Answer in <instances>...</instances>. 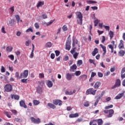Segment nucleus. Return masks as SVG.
<instances>
[{
	"label": "nucleus",
	"instance_id": "11",
	"mask_svg": "<svg viewBox=\"0 0 125 125\" xmlns=\"http://www.w3.org/2000/svg\"><path fill=\"white\" fill-rule=\"evenodd\" d=\"M36 92L39 94H42V88L41 86H38L36 88Z\"/></svg>",
	"mask_w": 125,
	"mask_h": 125
},
{
	"label": "nucleus",
	"instance_id": "55",
	"mask_svg": "<svg viewBox=\"0 0 125 125\" xmlns=\"http://www.w3.org/2000/svg\"><path fill=\"white\" fill-rule=\"evenodd\" d=\"M28 81V79H21V83H28L27 82Z\"/></svg>",
	"mask_w": 125,
	"mask_h": 125
},
{
	"label": "nucleus",
	"instance_id": "34",
	"mask_svg": "<svg viewBox=\"0 0 125 125\" xmlns=\"http://www.w3.org/2000/svg\"><path fill=\"white\" fill-rule=\"evenodd\" d=\"M4 114L6 115L8 118H11V116L9 115V114H10V112L4 111Z\"/></svg>",
	"mask_w": 125,
	"mask_h": 125
},
{
	"label": "nucleus",
	"instance_id": "13",
	"mask_svg": "<svg viewBox=\"0 0 125 125\" xmlns=\"http://www.w3.org/2000/svg\"><path fill=\"white\" fill-rule=\"evenodd\" d=\"M124 95H125V91H124L122 93L118 94V95H117L115 97L114 99H116V100L121 99V98H122V97H123V96H124Z\"/></svg>",
	"mask_w": 125,
	"mask_h": 125
},
{
	"label": "nucleus",
	"instance_id": "37",
	"mask_svg": "<svg viewBox=\"0 0 125 125\" xmlns=\"http://www.w3.org/2000/svg\"><path fill=\"white\" fill-rule=\"evenodd\" d=\"M62 29L63 31H64V32H66V31L68 30V27H67V26H66V25H64L62 26Z\"/></svg>",
	"mask_w": 125,
	"mask_h": 125
},
{
	"label": "nucleus",
	"instance_id": "6",
	"mask_svg": "<svg viewBox=\"0 0 125 125\" xmlns=\"http://www.w3.org/2000/svg\"><path fill=\"white\" fill-rule=\"evenodd\" d=\"M4 88L6 92H10L11 91H12V85L10 84L5 85Z\"/></svg>",
	"mask_w": 125,
	"mask_h": 125
},
{
	"label": "nucleus",
	"instance_id": "31",
	"mask_svg": "<svg viewBox=\"0 0 125 125\" xmlns=\"http://www.w3.org/2000/svg\"><path fill=\"white\" fill-rule=\"evenodd\" d=\"M15 18L17 21L18 24H19V22H20V16L19 15H16L15 16Z\"/></svg>",
	"mask_w": 125,
	"mask_h": 125
},
{
	"label": "nucleus",
	"instance_id": "33",
	"mask_svg": "<svg viewBox=\"0 0 125 125\" xmlns=\"http://www.w3.org/2000/svg\"><path fill=\"white\" fill-rule=\"evenodd\" d=\"M87 3H89L90 4L97 3V1H94V0H91L87 1Z\"/></svg>",
	"mask_w": 125,
	"mask_h": 125
},
{
	"label": "nucleus",
	"instance_id": "51",
	"mask_svg": "<svg viewBox=\"0 0 125 125\" xmlns=\"http://www.w3.org/2000/svg\"><path fill=\"white\" fill-rule=\"evenodd\" d=\"M10 10H11V13L12 14L14 12V6H12L9 8Z\"/></svg>",
	"mask_w": 125,
	"mask_h": 125
},
{
	"label": "nucleus",
	"instance_id": "62",
	"mask_svg": "<svg viewBox=\"0 0 125 125\" xmlns=\"http://www.w3.org/2000/svg\"><path fill=\"white\" fill-rule=\"evenodd\" d=\"M50 57L51 59H54V58H55V55L53 53H52L51 54Z\"/></svg>",
	"mask_w": 125,
	"mask_h": 125
},
{
	"label": "nucleus",
	"instance_id": "16",
	"mask_svg": "<svg viewBox=\"0 0 125 125\" xmlns=\"http://www.w3.org/2000/svg\"><path fill=\"white\" fill-rule=\"evenodd\" d=\"M15 22V21H14V20H11L10 21H9L7 25L8 26H11V27H13V26L15 25V23H14Z\"/></svg>",
	"mask_w": 125,
	"mask_h": 125
},
{
	"label": "nucleus",
	"instance_id": "41",
	"mask_svg": "<svg viewBox=\"0 0 125 125\" xmlns=\"http://www.w3.org/2000/svg\"><path fill=\"white\" fill-rule=\"evenodd\" d=\"M1 33H3V34H6V32L5 31V28L4 26H2L1 29Z\"/></svg>",
	"mask_w": 125,
	"mask_h": 125
},
{
	"label": "nucleus",
	"instance_id": "64",
	"mask_svg": "<svg viewBox=\"0 0 125 125\" xmlns=\"http://www.w3.org/2000/svg\"><path fill=\"white\" fill-rule=\"evenodd\" d=\"M15 76L18 79H19V78H20V76H19V72H16Z\"/></svg>",
	"mask_w": 125,
	"mask_h": 125
},
{
	"label": "nucleus",
	"instance_id": "3",
	"mask_svg": "<svg viewBox=\"0 0 125 125\" xmlns=\"http://www.w3.org/2000/svg\"><path fill=\"white\" fill-rule=\"evenodd\" d=\"M104 112L105 114H108L107 115V118H112L113 117V115H114V113L115 111L114 109H109V110H104Z\"/></svg>",
	"mask_w": 125,
	"mask_h": 125
},
{
	"label": "nucleus",
	"instance_id": "61",
	"mask_svg": "<svg viewBox=\"0 0 125 125\" xmlns=\"http://www.w3.org/2000/svg\"><path fill=\"white\" fill-rule=\"evenodd\" d=\"M12 113H13V114H14V115H17V111H16V110H11Z\"/></svg>",
	"mask_w": 125,
	"mask_h": 125
},
{
	"label": "nucleus",
	"instance_id": "44",
	"mask_svg": "<svg viewBox=\"0 0 125 125\" xmlns=\"http://www.w3.org/2000/svg\"><path fill=\"white\" fill-rule=\"evenodd\" d=\"M30 32H31V33H33V29H32L31 28H29L26 30V33H30Z\"/></svg>",
	"mask_w": 125,
	"mask_h": 125
},
{
	"label": "nucleus",
	"instance_id": "26",
	"mask_svg": "<svg viewBox=\"0 0 125 125\" xmlns=\"http://www.w3.org/2000/svg\"><path fill=\"white\" fill-rule=\"evenodd\" d=\"M110 40H112V39H113V38H114V32L112 31H110L109 33H108Z\"/></svg>",
	"mask_w": 125,
	"mask_h": 125
},
{
	"label": "nucleus",
	"instance_id": "48",
	"mask_svg": "<svg viewBox=\"0 0 125 125\" xmlns=\"http://www.w3.org/2000/svg\"><path fill=\"white\" fill-rule=\"evenodd\" d=\"M8 57L10 58L11 60H14V56L13 55H9L8 56Z\"/></svg>",
	"mask_w": 125,
	"mask_h": 125
},
{
	"label": "nucleus",
	"instance_id": "46",
	"mask_svg": "<svg viewBox=\"0 0 125 125\" xmlns=\"http://www.w3.org/2000/svg\"><path fill=\"white\" fill-rule=\"evenodd\" d=\"M104 27L106 31H110V26L107 25H104Z\"/></svg>",
	"mask_w": 125,
	"mask_h": 125
},
{
	"label": "nucleus",
	"instance_id": "28",
	"mask_svg": "<svg viewBox=\"0 0 125 125\" xmlns=\"http://www.w3.org/2000/svg\"><path fill=\"white\" fill-rule=\"evenodd\" d=\"M12 49H13L12 46H7L6 48V51L7 52H11V51H12Z\"/></svg>",
	"mask_w": 125,
	"mask_h": 125
},
{
	"label": "nucleus",
	"instance_id": "22",
	"mask_svg": "<svg viewBox=\"0 0 125 125\" xmlns=\"http://www.w3.org/2000/svg\"><path fill=\"white\" fill-rule=\"evenodd\" d=\"M44 4V1H39L37 5V8H39V7H41Z\"/></svg>",
	"mask_w": 125,
	"mask_h": 125
},
{
	"label": "nucleus",
	"instance_id": "53",
	"mask_svg": "<svg viewBox=\"0 0 125 125\" xmlns=\"http://www.w3.org/2000/svg\"><path fill=\"white\" fill-rule=\"evenodd\" d=\"M94 122H97L98 123V120H93L92 121L90 122L89 125H92V124H93Z\"/></svg>",
	"mask_w": 125,
	"mask_h": 125
},
{
	"label": "nucleus",
	"instance_id": "50",
	"mask_svg": "<svg viewBox=\"0 0 125 125\" xmlns=\"http://www.w3.org/2000/svg\"><path fill=\"white\" fill-rule=\"evenodd\" d=\"M55 52L56 54V56L57 57L59 56V55H60V51H59V50H56Z\"/></svg>",
	"mask_w": 125,
	"mask_h": 125
},
{
	"label": "nucleus",
	"instance_id": "23",
	"mask_svg": "<svg viewBox=\"0 0 125 125\" xmlns=\"http://www.w3.org/2000/svg\"><path fill=\"white\" fill-rule=\"evenodd\" d=\"M47 85L48 87H52V86L53 85V83L51 81L48 80L47 82Z\"/></svg>",
	"mask_w": 125,
	"mask_h": 125
},
{
	"label": "nucleus",
	"instance_id": "59",
	"mask_svg": "<svg viewBox=\"0 0 125 125\" xmlns=\"http://www.w3.org/2000/svg\"><path fill=\"white\" fill-rule=\"evenodd\" d=\"M69 60V57L68 56H65V57L63 58L64 61H68Z\"/></svg>",
	"mask_w": 125,
	"mask_h": 125
},
{
	"label": "nucleus",
	"instance_id": "42",
	"mask_svg": "<svg viewBox=\"0 0 125 125\" xmlns=\"http://www.w3.org/2000/svg\"><path fill=\"white\" fill-rule=\"evenodd\" d=\"M74 74V75H75L76 76H80V75H81V74H82V72H81L80 71H76L75 72V73Z\"/></svg>",
	"mask_w": 125,
	"mask_h": 125
},
{
	"label": "nucleus",
	"instance_id": "15",
	"mask_svg": "<svg viewBox=\"0 0 125 125\" xmlns=\"http://www.w3.org/2000/svg\"><path fill=\"white\" fill-rule=\"evenodd\" d=\"M20 105L21 107H23L24 109H27V106L26 105V104H25V102L24 101H21L20 102Z\"/></svg>",
	"mask_w": 125,
	"mask_h": 125
},
{
	"label": "nucleus",
	"instance_id": "56",
	"mask_svg": "<svg viewBox=\"0 0 125 125\" xmlns=\"http://www.w3.org/2000/svg\"><path fill=\"white\" fill-rule=\"evenodd\" d=\"M91 8H92V9H93V10H97V9H98V7L95 6H92L91 7Z\"/></svg>",
	"mask_w": 125,
	"mask_h": 125
},
{
	"label": "nucleus",
	"instance_id": "52",
	"mask_svg": "<svg viewBox=\"0 0 125 125\" xmlns=\"http://www.w3.org/2000/svg\"><path fill=\"white\" fill-rule=\"evenodd\" d=\"M98 76L99 78H102L103 77V73L101 72H98Z\"/></svg>",
	"mask_w": 125,
	"mask_h": 125
},
{
	"label": "nucleus",
	"instance_id": "20",
	"mask_svg": "<svg viewBox=\"0 0 125 125\" xmlns=\"http://www.w3.org/2000/svg\"><path fill=\"white\" fill-rule=\"evenodd\" d=\"M98 53V48H95L93 52H92V56H95L96 54Z\"/></svg>",
	"mask_w": 125,
	"mask_h": 125
},
{
	"label": "nucleus",
	"instance_id": "18",
	"mask_svg": "<svg viewBox=\"0 0 125 125\" xmlns=\"http://www.w3.org/2000/svg\"><path fill=\"white\" fill-rule=\"evenodd\" d=\"M77 65L73 64L72 66H70V72H74L75 70H77Z\"/></svg>",
	"mask_w": 125,
	"mask_h": 125
},
{
	"label": "nucleus",
	"instance_id": "35",
	"mask_svg": "<svg viewBox=\"0 0 125 125\" xmlns=\"http://www.w3.org/2000/svg\"><path fill=\"white\" fill-rule=\"evenodd\" d=\"M89 62L91 63V64H93L95 66H96V64H95V61L92 59H89Z\"/></svg>",
	"mask_w": 125,
	"mask_h": 125
},
{
	"label": "nucleus",
	"instance_id": "14",
	"mask_svg": "<svg viewBox=\"0 0 125 125\" xmlns=\"http://www.w3.org/2000/svg\"><path fill=\"white\" fill-rule=\"evenodd\" d=\"M100 45L104 51V53H103V56H105V55L106 54V52H107V51L106 50V46L103 45L102 44H101Z\"/></svg>",
	"mask_w": 125,
	"mask_h": 125
},
{
	"label": "nucleus",
	"instance_id": "58",
	"mask_svg": "<svg viewBox=\"0 0 125 125\" xmlns=\"http://www.w3.org/2000/svg\"><path fill=\"white\" fill-rule=\"evenodd\" d=\"M4 72H5V68L3 66H1V72L4 73Z\"/></svg>",
	"mask_w": 125,
	"mask_h": 125
},
{
	"label": "nucleus",
	"instance_id": "30",
	"mask_svg": "<svg viewBox=\"0 0 125 125\" xmlns=\"http://www.w3.org/2000/svg\"><path fill=\"white\" fill-rule=\"evenodd\" d=\"M97 123L98 125H103V123H104V122L102 119H98Z\"/></svg>",
	"mask_w": 125,
	"mask_h": 125
},
{
	"label": "nucleus",
	"instance_id": "39",
	"mask_svg": "<svg viewBox=\"0 0 125 125\" xmlns=\"http://www.w3.org/2000/svg\"><path fill=\"white\" fill-rule=\"evenodd\" d=\"M78 56H79V53L75 52L73 54V58H74V59H77Z\"/></svg>",
	"mask_w": 125,
	"mask_h": 125
},
{
	"label": "nucleus",
	"instance_id": "7",
	"mask_svg": "<svg viewBox=\"0 0 125 125\" xmlns=\"http://www.w3.org/2000/svg\"><path fill=\"white\" fill-rule=\"evenodd\" d=\"M71 41L67 40L65 43V49L68 51L71 49Z\"/></svg>",
	"mask_w": 125,
	"mask_h": 125
},
{
	"label": "nucleus",
	"instance_id": "32",
	"mask_svg": "<svg viewBox=\"0 0 125 125\" xmlns=\"http://www.w3.org/2000/svg\"><path fill=\"white\" fill-rule=\"evenodd\" d=\"M113 106L114 105H113V104H111L110 105L106 106L105 107H104V109L105 110H108V109H111L113 108Z\"/></svg>",
	"mask_w": 125,
	"mask_h": 125
},
{
	"label": "nucleus",
	"instance_id": "40",
	"mask_svg": "<svg viewBox=\"0 0 125 125\" xmlns=\"http://www.w3.org/2000/svg\"><path fill=\"white\" fill-rule=\"evenodd\" d=\"M100 99V98H98L97 99L96 102H95V104H94V106H95V107H96V106H97V104H98V102H99V100Z\"/></svg>",
	"mask_w": 125,
	"mask_h": 125
},
{
	"label": "nucleus",
	"instance_id": "17",
	"mask_svg": "<svg viewBox=\"0 0 125 125\" xmlns=\"http://www.w3.org/2000/svg\"><path fill=\"white\" fill-rule=\"evenodd\" d=\"M120 43L119 44L118 47L119 49H122V48H125V46H124V41L123 40L120 41Z\"/></svg>",
	"mask_w": 125,
	"mask_h": 125
},
{
	"label": "nucleus",
	"instance_id": "2",
	"mask_svg": "<svg viewBox=\"0 0 125 125\" xmlns=\"http://www.w3.org/2000/svg\"><path fill=\"white\" fill-rule=\"evenodd\" d=\"M97 90H93V88H90L86 90V95H89L91 94L92 95H95L96 94V92Z\"/></svg>",
	"mask_w": 125,
	"mask_h": 125
},
{
	"label": "nucleus",
	"instance_id": "10",
	"mask_svg": "<svg viewBox=\"0 0 125 125\" xmlns=\"http://www.w3.org/2000/svg\"><path fill=\"white\" fill-rule=\"evenodd\" d=\"M75 76L74 73L70 74V73H67L66 75V79L67 80V81H71L72 80V77H74Z\"/></svg>",
	"mask_w": 125,
	"mask_h": 125
},
{
	"label": "nucleus",
	"instance_id": "43",
	"mask_svg": "<svg viewBox=\"0 0 125 125\" xmlns=\"http://www.w3.org/2000/svg\"><path fill=\"white\" fill-rule=\"evenodd\" d=\"M31 42L29 40H28L25 42V45L26 46H29L30 45V43H31Z\"/></svg>",
	"mask_w": 125,
	"mask_h": 125
},
{
	"label": "nucleus",
	"instance_id": "25",
	"mask_svg": "<svg viewBox=\"0 0 125 125\" xmlns=\"http://www.w3.org/2000/svg\"><path fill=\"white\" fill-rule=\"evenodd\" d=\"M12 99H15L16 100H19V99L20 98V97L18 95H14L11 96Z\"/></svg>",
	"mask_w": 125,
	"mask_h": 125
},
{
	"label": "nucleus",
	"instance_id": "24",
	"mask_svg": "<svg viewBox=\"0 0 125 125\" xmlns=\"http://www.w3.org/2000/svg\"><path fill=\"white\" fill-rule=\"evenodd\" d=\"M34 49H35V45H34V44H32V50L31 53L30 54V58H33V57H34Z\"/></svg>",
	"mask_w": 125,
	"mask_h": 125
},
{
	"label": "nucleus",
	"instance_id": "47",
	"mask_svg": "<svg viewBox=\"0 0 125 125\" xmlns=\"http://www.w3.org/2000/svg\"><path fill=\"white\" fill-rule=\"evenodd\" d=\"M75 51H76V47H74L71 50L70 53H71V54H74Z\"/></svg>",
	"mask_w": 125,
	"mask_h": 125
},
{
	"label": "nucleus",
	"instance_id": "29",
	"mask_svg": "<svg viewBox=\"0 0 125 125\" xmlns=\"http://www.w3.org/2000/svg\"><path fill=\"white\" fill-rule=\"evenodd\" d=\"M125 52L124 50H120L119 53V56H124L125 55Z\"/></svg>",
	"mask_w": 125,
	"mask_h": 125
},
{
	"label": "nucleus",
	"instance_id": "45",
	"mask_svg": "<svg viewBox=\"0 0 125 125\" xmlns=\"http://www.w3.org/2000/svg\"><path fill=\"white\" fill-rule=\"evenodd\" d=\"M39 77L40 79H42V78H44V74L43 73L39 74Z\"/></svg>",
	"mask_w": 125,
	"mask_h": 125
},
{
	"label": "nucleus",
	"instance_id": "60",
	"mask_svg": "<svg viewBox=\"0 0 125 125\" xmlns=\"http://www.w3.org/2000/svg\"><path fill=\"white\" fill-rule=\"evenodd\" d=\"M95 76H96V73L92 72L91 75V77L93 78L94 77H95Z\"/></svg>",
	"mask_w": 125,
	"mask_h": 125
},
{
	"label": "nucleus",
	"instance_id": "49",
	"mask_svg": "<svg viewBox=\"0 0 125 125\" xmlns=\"http://www.w3.org/2000/svg\"><path fill=\"white\" fill-rule=\"evenodd\" d=\"M34 26H35L36 29H40V25H39V23H35L34 24Z\"/></svg>",
	"mask_w": 125,
	"mask_h": 125
},
{
	"label": "nucleus",
	"instance_id": "19",
	"mask_svg": "<svg viewBox=\"0 0 125 125\" xmlns=\"http://www.w3.org/2000/svg\"><path fill=\"white\" fill-rule=\"evenodd\" d=\"M78 117H79V113L70 114L69 115V117L70 118H77Z\"/></svg>",
	"mask_w": 125,
	"mask_h": 125
},
{
	"label": "nucleus",
	"instance_id": "57",
	"mask_svg": "<svg viewBox=\"0 0 125 125\" xmlns=\"http://www.w3.org/2000/svg\"><path fill=\"white\" fill-rule=\"evenodd\" d=\"M77 64L79 65H82V64H83V61L82 60H78Z\"/></svg>",
	"mask_w": 125,
	"mask_h": 125
},
{
	"label": "nucleus",
	"instance_id": "27",
	"mask_svg": "<svg viewBox=\"0 0 125 125\" xmlns=\"http://www.w3.org/2000/svg\"><path fill=\"white\" fill-rule=\"evenodd\" d=\"M46 47H51V46H52V43L50 42H48L46 43L45 45Z\"/></svg>",
	"mask_w": 125,
	"mask_h": 125
},
{
	"label": "nucleus",
	"instance_id": "36",
	"mask_svg": "<svg viewBox=\"0 0 125 125\" xmlns=\"http://www.w3.org/2000/svg\"><path fill=\"white\" fill-rule=\"evenodd\" d=\"M33 104H34V105H39V104H40V101H39L37 100H33Z\"/></svg>",
	"mask_w": 125,
	"mask_h": 125
},
{
	"label": "nucleus",
	"instance_id": "4",
	"mask_svg": "<svg viewBox=\"0 0 125 125\" xmlns=\"http://www.w3.org/2000/svg\"><path fill=\"white\" fill-rule=\"evenodd\" d=\"M121 80L118 79L116 80L115 84L111 87L112 89H115L117 87H120L121 86Z\"/></svg>",
	"mask_w": 125,
	"mask_h": 125
},
{
	"label": "nucleus",
	"instance_id": "38",
	"mask_svg": "<svg viewBox=\"0 0 125 125\" xmlns=\"http://www.w3.org/2000/svg\"><path fill=\"white\" fill-rule=\"evenodd\" d=\"M83 106L84 107H89V102L87 101L84 102Z\"/></svg>",
	"mask_w": 125,
	"mask_h": 125
},
{
	"label": "nucleus",
	"instance_id": "5",
	"mask_svg": "<svg viewBox=\"0 0 125 125\" xmlns=\"http://www.w3.org/2000/svg\"><path fill=\"white\" fill-rule=\"evenodd\" d=\"M28 74H29V70H25L23 71V73H21L19 79H25L28 77Z\"/></svg>",
	"mask_w": 125,
	"mask_h": 125
},
{
	"label": "nucleus",
	"instance_id": "63",
	"mask_svg": "<svg viewBox=\"0 0 125 125\" xmlns=\"http://www.w3.org/2000/svg\"><path fill=\"white\" fill-rule=\"evenodd\" d=\"M52 23H53V21H51L46 24V26H50V25H51Z\"/></svg>",
	"mask_w": 125,
	"mask_h": 125
},
{
	"label": "nucleus",
	"instance_id": "1",
	"mask_svg": "<svg viewBox=\"0 0 125 125\" xmlns=\"http://www.w3.org/2000/svg\"><path fill=\"white\" fill-rule=\"evenodd\" d=\"M76 15L77 24L79 25H83V14L80 12H77L75 13Z\"/></svg>",
	"mask_w": 125,
	"mask_h": 125
},
{
	"label": "nucleus",
	"instance_id": "21",
	"mask_svg": "<svg viewBox=\"0 0 125 125\" xmlns=\"http://www.w3.org/2000/svg\"><path fill=\"white\" fill-rule=\"evenodd\" d=\"M47 106L50 108H51V109H55L56 108V106L54 105V104L50 103H49L47 104Z\"/></svg>",
	"mask_w": 125,
	"mask_h": 125
},
{
	"label": "nucleus",
	"instance_id": "8",
	"mask_svg": "<svg viewBox=\"0 0 125 125\" xmlns=\"http://www.w3.org/2000/svg\"><path fill=\"white\" fill-rule=\"evenodd\" d=\"M30 120L32 123H34V124H39L40 123H41V120L40 118H37L36 119L34 117H32L30 118Z\"/></svg>",
	"mask_w": 125,
	"mask_h": 125
},
{
	"label": "nucleus",
	"instance_id": "12",
	"mask_svg": "<svg viewBox=\"0 0 125 125\" xmlns=\"http://www.w3.org/2000/svg\"><path fill=\"white\" fill-rule=\"evenodd\" d=\"M101 86V82H96L94 85V88H95L96 89H98L99 88V87Z\"/></svg>",
	"mask_w": 125,
	"mask_h": 125
},
{
	"label": "nucleus",
	"instance_id": "9",
	"mask_svg": "<svg viewBox=\"0 0 125 125\" xmlns=\"http://www.w3.org/2000/svg\"><path fill=\"white\" fill-rule=\"evenodd\" d=\"M53 102L55 105H59V106L62 105V101L60 100H53Z\"/></svg>",
	"mask_w": 125,
	"mask_h": 125
},
{
	"label": "nucleus",
	"instance_id": "54",
	"mask_svg": "<svg viewBox=\"0 0 125 125\" xmlns=\"http://www.w3.org/2000/svg\"><path fill=\"white\" fill-rule=\"evenodd\" d=\"M105 41H106V38H105V36H102V43H104V42H105Z\"/></svg>",
	"mask_w": 125,
	"mask_h": 125
}]
</instances>
